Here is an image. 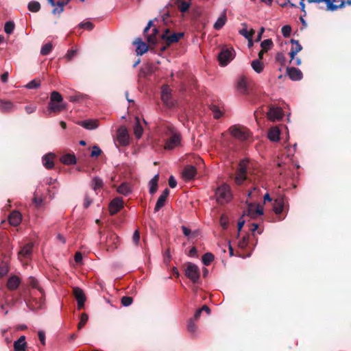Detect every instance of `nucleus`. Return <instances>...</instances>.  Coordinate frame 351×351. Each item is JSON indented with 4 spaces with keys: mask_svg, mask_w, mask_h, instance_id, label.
<instances>
[{
    "mask_svg": "<svg viewBox=\"0 0 351 351\" xmlns=\"http://www.w3.org/2000/svg\"><path fill=\"white\" fill-rule=\"evenodd\" d=\"M27 7L29 11L36 12L40 9V4L38 1H32L28 3Z\"/></svg>",
    "mask_w": 351,
    "mask_h": 351,
    "instance_id": "a19ab883",
    "label": "nucleus"
},
{
    "mask_svg": "<svg viewBox=\"0 0 351 351\" xmlns=\"http://www.w3.org/2000/svg\"><path fill=\"white\" fill-rule=\"evenodd\" d=\"M39 340L43 345L45 344V333L44 331L40 330L38 332Z\"/></svg>",
    "mask_w": 351,
    "mask_h": 351,
    "instance_id": "680f3d73",
    "label": "nucleus"
},
{
    "mask_svg": "<svg viewBox=\"0 0 351 351\" xmlns=\"http://www.w3.org/2000/svg\"><path fill=\"white\" fill-rule=\"evenodd\" d=\"M263 214V209L256 204H250L246 210L243 213V216H249L251 218H256Z\"/></svg>",
    "mask_w": 351,
    "mask_h": 351,
    "instance_id": "f8f14e48",
    "label": "nucleus"
},
{
    "mask_svg": "<svg viewBox=\"0 0 351 351\" xmlns=\"http://www.w3.org/2000/svg\"><path fill=\"white\" fill-rule=\"evenodd\" d=\"M77 49H72L68 51V52L66 54L65 58L67 59V60L70 61L77 54Z\"/></svg>",
    "mask_w": 351,
    "mask_h": 351,
    "instance_id": "6e6d98bb",
    "label": "nucleus"
},
{
    "mask_svg": "<svg viewBox=\"0 0 351 351\" xmlns=\"http://www.w3.org/2000/svg\"><path fill=\"white\" fill-rule=\"evenodd\" d=\"M14 108L13 104L10 101L0 99V110L2 112H10Z\"/></svg>",
    "mask_w": 351,
    "mask_h": 351,
    "instance_id": "f704fd0d",
    "label": "nucleus"
},
{
    "mask_svg": "<svg viewBox=\"0 0 351 351\" xmlns=\"http://www.w3.org/2000/svg\"><path fill=\"white\" fill-rule=\"evenodd\" d=\"M103 185L104 182L102 180L98 177H95L91 181V186L95 192L101 189Z\"/></svg>",
    "mask_w": 351,
    "mask_h": 351,
    "instance_id": "c9c22d12",
    "label": "nucleus"
},
{
    "mask_svg": "<svg viewBox=\"0 0 351 351\" xmlns=\"http://www.w3.org/2000/svg\"><path fill=\"white\" fill-rule=\"evenodd\" d=\"M123 207V200L122 197H115L109 204V212L111 215L117 213Z\"/></svg>",
    "mask_w": 351,
    "mask_h": 351,
    "instance_id": "ddd939ff",
    "label": "nucleus"
},
{
    "mask_svg": "<svg viewBox=\"0 0 351 351\" xmlns=\"http://www.w3.org/2000/svg\"><path fill=\"white\" fill-rule=\"evenodd\" d=\"M36 109V106L34 105H28V106H26L25 108V110L27 114H31V113L35 112Z\"/></svg>",
    "mask_w": 351,
    "mask_h": 351,
    "instance_id": "e2e57ef3",
    "label": "nucleus"
},
{
    "mask_svg": "<svg viewBox=\"0 0 351 351\" xmlns=\"http://www.w3.org/2000/svg\"><path fill=\"white\" fill-rule=\"evenodd\" d=\"M252 69L258 73H261L263 71L264 64L260 60H255L252 62Z\"/></svg>",
    "mask_w": 351,
    "mask_h": 351,
    "instance_id": "e433bc0d",
    "label": "nucleus"
},
{
    "mask_svg": "<svg viewBox=\"0 0 351 351\" xmlns=\"http://www.w3.org/2000/svg\"><path fill=\"white\" fill-rule=\"evenodd\" d=\"M53 49V45L51 43H47L43 45L40 49V54L46 56L49 54Z\"/></svg>",
    "mask_w": 351,
    "mask_h": 351,
    "instance_id": "ea45409f",
    "label": "nucleus"
},
{
    "mask_svg": "<svg viewBox=\"0 0 351 351\" xmlns=\"http://www.w3.org/2000/svg\"><path fill=\"white\" fill-rule=\"evenodd\" d=\"M119 243V237L114 233H110L106 239V248L108 251H113L118 247Z\"/></svg>",
    "mask_w": 351,
    "mask_h": 351,
    "instance_id": "4468645a",
    "label": "nucleus"
},
{
    "mask_svg": "<svg viewBox=\"0 0 351 351\" xmlns=\"http://www.w3.org/2000/svg\"><path fill=\"white\" fill-rule=\"evenodd\" d=\"M346 5H351V0H342L339 5H336L337 10L339 8H343Z\"/></svg>",
    "mask_w": 351,
    "mask_h": 351,
    "instance_id": "052dcab7",
    "label": "nucleus"
},
{
    "mask_svg": "<svg viewBox=\"0 0 351 351\" xmlns=\"http://www.w3.org/2000/svg\"><path fill=\"white\" fill-rule=\"evenodd\" d=\"M132 240L135 244L138 243L139 240H140V234H139V232L138 230H136L134 232L133 236H132Z\"/></svg>",
    "mask_w": 351,
    "mask_h": 351,
    "instance_id": "0e129e2a",
    "label": "nucleus"
},
{
    "mask_svg": "<svg viewBox=\"0 0 351 351\" xmlns=\"http://www.w3.org/2000/svg\"><path fill=\"white\" fill-rule=\"evenodd\" d=\"M216 201L219 204H225L230 202L232 198L230 186L223 184L218 186L215 191Z\"/></svg>",
    "mask_w": 351,
    "mask_h": 351,
    "instance_id": "f03ea898",
    "label": "nucleus"
},
{
    "mask_svg": "<svg viewBox=\"0 0 351 351\" xmlns=\"http://www.w3.org/2000/svg\"><path fill=\"white\" fill-rule=\"evenodd\" d=\"M167 199L163 197H159L154 208V212L156 213L164 206Z\"/></svg>",
    "mask_w": 351,
    "mask_h": 351,
    "instance_id": "a18cd8bd",
    "label": "nucleus"
},
{
    "mask_svg": "<svg viewBox=\"0 0 351 351\" xmlns=\"http://www.w3.org/2000/svg\"><path fill=\"white\" fill-rule=\"evenodd\" d=\"M134 43L136 45V52L138 56H142L148 51L147 45L143 42L141 38H137Z\"/></svg>",
    "mask_w": 351,
    "mask_h": 351,
    "instance_id": "5701e85b",
    "label": "nucleus"
},
{
    "mask_svg": "<svg viewBox=\"0 0 351 351\" xmlns=\"http://www.w3.org/2000/svg\"><path fill=\"white\" fill-rule=\"evenodd\" d=\"M14 23H5L4 30L7 34H11L14 31Z\"/></svg>",
    "mask_w": 351,
    "mask_h": 351,
    "instance_id": "4d7b16f0",
    "label": "nucleus"
},
{
    "mask_svg": "<svg viewBox=\"0 0 351 351\" xmlns=\"http://www.w3.org/2000/svg\"><path fill=\"white\" fill-rule=\"evenodd\" d=\"M183 36V32H172L166 29L160 35L161 40L165 43V45L161 47V51H165L170 45L178 43Z\"/></svg>",
    "mask_w": 351,
    "mask_h": 351,
    "instance_id": "20e7f679",
    "label": "nucleus"
},
{
    "mask_svg": "<svg viewBox=\"0 0 351 351\" xmlns=\"http://www.w3.org/2000/svg\"><path fill=\"white\" fill-rule=\"evenodd\" d=\"M60 161L64 165H74L76 163V158L73 154H66L61 157Z\"/></svg>",
    "mask_w": 351,
    "mask_h": 351,
    "instance_id": "72a5a7b5",
    "label": "nucleus"
},
{
    "mask_svg": "<svg viewBox=\"0 0 351 351\" xmlns=\"http://www.w3.org/2000/svg\"><path fill=\"white\" fill-rule=\"evenodd\" d=\"M116 141L121 146H126L129 144V134L125 126H121L117 130Z\"/></svg>",
    "mask_w": 351,
    "mask_h": 351,
    "instance_id": "9d476101",
    "label": "nucleus"
},
{
    "mask_svg": "<svg viewBox=\"0 0 351 351\" xmlns=\"http://www.w3.org/2000/svg\"><path fill=\"white\" fill-rule=\"evenodd\" d=\"M254 33V30L252 29H250V31L245 28L239 30V34L243 35L247 39H249L250 38L252 37Z\"/></svg>",
    "mask_w": 351,
    "mask_h": 351,
    "instance_id": "de8ad7c7",
    "label": "nucleus"
},
{
    "mask_svg": "<svg viewBox=\"0 0 351 351\" xmlns=\"http://www.w3.org/2000/svg\"><path fill=\"white\" fill-rule=\"evenodd\" d=\"M291 43H292V47L289 52V56L291 58V61H294V57L302 49V47L298 40L291 39Z\"/></svg>",
    "mask_w": 351,
    "mask_h": 351,
    "instance_id": "b1692460",
    "label": "nucleus"
},
{
    "mask_svg": "<svg viewBox=\"0 0 351 351\" xmlns=\"http://www.w3.org/2000/svg\"><path fill=\"white\" fill-rule=\"evenodd\" d=\"M40 85V82L36 80H33L31 82H29L27 85L26 87L29 89L32 88H36L39 87Z\"/></svg>",
    "mask_w": 351,
    "mask_h": 351,
    "instance_id": "864d4df0",
    "label": "nucleus"
},
{
    "mask_svg": "<svg viewBox=\"0 0 351 351\" xmlns=\"http://www.w3.org/2000/svg\"><path fill=\"white\" fill-rule=\"evenodd\" d=\"M132 303V298L129 296H123L121 298V304L124 306H128Z\"/></svg>",
    "mask_w": 351,
    "mask_h": 351,
    "instance_id": "603ef678",
    "label": "nucleus"
},
{
    "mask_svg": "<svg viewBox=\"0 0 351 351\" xmlns=\"http://www.w3.org/2000/svg\"><path fill=\"white\" fill-rule=\"evenodd\" d=\"M226 10H223V12L217 18V19L215 22H226Z\"/></svg>",
    "mask_w": 351,
    "mask_h": 351,
    "instance_id": "774afa93",
    "label": "nucleus"
},
{
    "mask_svg": "<svg viewBox=\"0 0 351 351\" xmlns=\"http://www.w3.org/2000/svg\"><path fill=\"white\" fill-rule=\"evenodd\" d=\"M32 247L33 245L32 243L25 245L19 252V258L20 259L28 258L32 254Z\"/></svg>",
    "mask_w": 351,
    "mask_h": 351,
    "instance_id": "cd10ccee",
    "label": "nucleus"
},
{
    "mask_svg": "<svg viewBox=\"0 0 351 351\" xmlns=\"http://www.w3.org/2000/svg\"><path fill=\"white\" fill-rule=\"evenodd\" d=\"M22 220L21 214L19 211L12 212L8 217L9 223L13 226L19 225Z\"/></svg>",
    "mask_w": 351,
    "mask_h": 351,
    "instance_id": "4be33fe9",
    "label": "nucleus"
},
{
    "mask_svg": "<svg viewBox=\"0 0 351 351\" xmlns=\"http://www.w3.org/2000/svg\"><path fill=\"white\" fill-rule=\"evenodd\" d=\"M291 32V27L290 25H285L282 28V34L285 37L289 36Z\"/></svg>",
    "mask_w": 351,
    "mask_h": 351,
    "instance_id": "5fc2aeb1",
    "label": "nucleus"
},
{
    "mask_svg": "<svg viewBox=\"0 0 351 351\" xmlns=\"http://www.w3.org/2000/svg\"><path fill=\"white\" fill-rule=\"evenodd\" d=\"M187 329L191 333H194L196 331V326L193 319L189 320L187 324Z\"/></svg>",
    "mask_w": 351,
    "mask_h": 351,
    "instance_id": "8fccbe9b",
    "label": "nucleus"
},
{
    "mask_svg": "<svg viewBox=\"0 0 351 351\" xmlns=\"http://www.w3.org/2000/svg\"><path fill=\"white\" fill-rule=\"evenodd\" d=\"M149 193L154 194L158 189V183L149 181Z\"/></svg>",
    "mask_w": 351,
    "mask_h": 351,
    "instance_id": "bf43d9fd",
    "label": "nucleus"
},
{
    "mask_svg": "<svg viewBox=\"0 0 351 351\" xmlns=\"http://www.w3.org/2000/svg\"><path fill=\"white\" fill-rule=\"evenodd\" d=\"M161 99L165 105L169 108H171L174 105V102L171 99V89L167 85H164L162 86Z\"/></svg>",
    "mask_w": 351,
    "mask_h": 351,
    "instance_id": "9b49d317",
    "label": "nucleus"
},
{
    "mask_svg": "<svg viewBox=\"0 0 351 351\" xmlns=\"http://www.w3.org/2000/svg\"><path fill=\"white\" fill-rule=\"evenodd\" d=\"M88 319V316L86 313H84L81 315L80 321L78 324V329H82L84 326L86 324Z\"/></svg>",
    "mask_w": 351,
    "mask_h": 351,
    "instance_id": "49530a36",
    "label": "nucleus"
},
{
    "mask_svg": "<svg viewBox=\"0 0 351 351\" xmlns=\"http://www.w3.org/2000/svg\"><path fill=\"white\" fill-rule=\"evenodd\" d=\"M143 34L149 45H155L161 40V34L159 33L154 23H147L143 30Z\"/></svg>",
    "mask_w": 351,
    "mask_h": 351,
    "instance_id": "39448f33",
    "label": "nucleus"
},
{
    "mask_svg": "<svg viewBox=\"0 0 351 351\" xmlns=\"http://www.w3.org/2000/svg\"><path fill=\"white\" fill-rule=\"evenodd\" d=\"M237 90L242 95H247L249 93L248 82L246 77L241 76L240 77L237 82Z\"/></svg>",
    "mask_w": 351,
    "mask_h": 351,
    "instance_id": "2eb2a0df",
    "label": "nucleus"
},
{
    "mask_svg": "<svg viewBox=\"0 0 351 351\" xmlns=\"http://www.w3.org/2000/svg\"><path fill=\"white\" fill-rule=\"evenodd\" d=\"M70 0H66V1H58L57 2V8H55L53 10V13L54 14H60L63 11V6L64 4L67 3Z\"/></svg>",
    "mask_w": 351,
    "mask_h": 351,
    "instance_id": "37998d69",
    "label": "nucleus"
},
{
    "mask_svg": "<svg viewBox=\"0 0 351 351\" xmlns=\"http://www.w3.org/2000/svg\"><path fill=\"white\" fill-rule=\"evenodd\" d=\"M220 224L223 229L228 228V218L225 214H223L220 217Z\"/></svg>",
    "mask_w": 351,
    "mask_h": 351,
    "instance_id": "09e8293b",
    "label": "nucleus"
},
{
    "mask_svg": "<svg viewBox=\"0 0 351 351\" xmlns=\"http://www.w3.org/2000/svg\"><path fill=\"white\" fill-rule=\"evenodd\" d=\"M73 294L77 300L78 308H83L86 301V296L84 291L79 287H75L73 289Z\"/></svg>",
    "mask_w": 351,
    "mask_h": 351,
    "instance_id": "f3484780",
    "label": "nucleus"
},
{
    "mask_svg": "<svg viewBox=\"0 0 351 351\" xmlns=\"http://www.w3.org/2000/svg\"><path fill=\"white\" fill-rule=\"evenodd\" d=\"M185 275L193 283H196L200 278L199 269L195 264L187 263L185 268Z\"/></svg>",
    "mask_w": 351,
    "mask_h": 351,
    "instance_id": "0eeeda50",
    "label": "nucleus"
},
{
    "mask_svg": "<svg viewBox=\"0 0 351 351\" xmlns=\"http://www.w3.org/2000/svg\"><path fill=\"white\" fill-rule=\"evenodd\" d=\"M280 130L277 127H273L269 129L267 137L271 141L277 142L280 140Z\"/></svg>",
    "mask_w": 351,
    "mask_h": 351,
    "instance_id": "bb28decb",
    "label": "nucleus"
},
{
    "mask_svg": "<svg viewBox=\"0 0 351 351\" xmlns=\"http://www.w3.org/2000/svg\"><path fill=\"white\" fill-rule=\"evenodd\" d=\"M282 110L279 107H271L267 112V117L270 121H278L282 118Z\"/></svg>",
    "mask_w": 351,
    "mask_h": 351,
    "instance_id": "dca6fc26",
    "label": "nucleus"
},
{
    "mask_svg": "<svg viewBox=\"0 0 351 351\" xmlns=\"http://www.w3.org/2000/svg\"><path fill=\"white\" fill-rule=\"evenodd\" d=\"M235 56V51L232 47H223L218 55V60L221 66L228 64Z\"/></svg>",
    "mask_w": 351,
    "mask_h": 351,
    "instance_id": "423d86ee",
    "label": "nucleus"
},
{
    "mask_svg": "<svg viewBox=\"0 0 351 351\" xmlns=\"http://www.w3.org/2000/svg\"><path fill=\"white\" fill-rule=\"evenodd\" d=\"M166 134L169 136V138L165 142V149L171 150L181 145L182 135L176 128L171 125H168Z\"/></svg>",
    "mask_w": 351,
    "mask_h": 351,
    "instance_id": "f257e3e1",
    "label": "nucleus"
},
{
    "mask_svg": "<svg viewBox=\"0 0 351 351\" xmlns=\"http://www.w3.org/2000/svg\"><path fill=\"white\" fill-rule=\"evenodd\" d=\"M101 150L100 149V148L97 145H94L93 147V151L91 152L90 156L92 157H94V156L97 157V156H99L101 154Z\"/></svg>",
    "mask_w": 351,
    "mask_h": 351,
    "instance_id": "13d9d810",
    "label": "nucleus"
},
{
    "mask_svg": "<svg viewBox=\"0 0 351 351\" xmlns=\"http://www.w3.org/2000/svg\"><path fill=\"white\" fill-rule=\"evenodd\" d=\"M247 163L248 161L247 160H243L239 164L238 170L235 176V182L239 185L242 184L246 179Z\"/></svg>",
    "mask_w": 351,
    "mask_h": 351,
    "instance_id": "6e6552de",
    "label": "nucleus"
},
{
    "mask_svg": "<svg viewBox=\"0 0 351 351\" xmlns=\"http://www.w3.org/2000/svg\"><path fill=\"white\" fill-rule=\"evenodd\" d=\"M308 3H322L325 2L326 9L328 11L334 12L337 10L336 5H333V2H339L338 0H306Z\"/></svg>",
    "mask_w": 351,
    "mask_h": 351,
    "instance_id": "a878e982",
    "label": "nucleus"
},
{
    "mask_svg": "<svg viewBox=\"0 0 351 351\" xmlns=\"http://www.w3.org/2000/svg\"><path fill=\"white\" fill-rule=\"evenodd\" d=\"M261 46L262 49L267 51L273 46V42L271 39H266L261 43Z\"/></svg>",
    "mask_w": 351,
    "mask_h": 351,
    "instance_id": "c03bdc74",
    "label": "nucleus"
},
{
    "mask_svg": "<svg viewBox=\"0 0 351 351\" xmlns=\"http://www.w3.org/2000/svg\"><path fill=\"white\" fill-rule=\"evenodd\" d=\"M117 192L123 195H128L132 192V188L128 183H122L117 189Z\"/></svg>",
    "mask_w": 351,
    "mask_h": 351,
    "instance_id": "2f4dec72",
    "label": "nucleus"
},
{
    "mask_svg": "<svg viewBox=\"0 0 351 351\" xmlns=\"http://www.w3.org/2000/svg\"><path fill=\"white\" fill-rule=\"evenodd\" d=\"M79 29H87L90 31L93 29V23H79L77 26Z\"/></svg>",
    "mask_w": 351,
    "mask_h": 351,
    "instance_id": "3c124183",
    "label": "nucleus"
},
{
    "mask_svg": "<svg viewBox=\"0 0 351 351\" xmlns=\"http://www.w3.org/2000/svg\"><path fill=\"white\" fill-rule=\"evenodd\" d=\"M169 185L171 188H175L177 185V182L173 176L169 178Z\"/></svg>",
    "mask_w": 351,
    "mask_h": 351,
    "instance_id": "69168bd1",
    "label": "nucleus"
},
{
    "mask_svg": "<svg viewBox=\"0 0 351 351\" xmlns=\"http://www.w3.org/2000/svg\"><path fill=\"white\" fill-rule=\"evenodd\" d=\"M197 173L196 169L194 166L187 165L186 166L182 171V178L189 181L193 179Z\"/></svg>",
    "mask_w": 351,
    "mask_h": 351,
    "instance_id": "a211bd4d",
    "label": "nucleus"
},
{
    "mask_svg": "<svg viewBox=\"0 0 351 351\" xmlns=\"http://www.w3.org/2000/svg\"><path fill=\"white\" fill-rule=\"evenodd\" d=\"M287 74L290 79L293 81H298L302 78L301 71L295 67L287 68Z\"/></svg>",
    "mask_w": 351,
    "mask_h": 351,
    "instance_id": "412c9836",
    "label": "nucleus"
},
{
    "mask_svg": "<svg viewBox=\"0 0 351 351\" xmlns=\"http://www.w3.org/2000/svg\"><path fill=\"white\" fill-rule=\"evenodd\" d=\"M78 125H81L86 130H95L98 128L99 123L97 119H86L79 121Z\"/></svg>",
    "mask_w": 351,
    "mask_h": 351,
    "instance_id": "6ab92c4d",
    "label": "nucleus"
},
{
    "mask_svg": "<svg viewBox=\"0 0 351 351\" xmlns=\"http://www.w3.org/2000/svg\"><path fill=\"white\" fill-rule=\"evenodd\" d=\"M247 245V238L244 237L239 242V246L241 248H245Z\"/></svg>",
    "mask_w": 351,
    "mask_h": 351,
    "instance_id": "338daca9",
    "label": "nucleus"
},
{
    "mask_svg": "<svg viewBox=\"0 0 351 351\" xmlns=\"http://www.w3.org/2000/svg\"><path fill=\"white\" fill-rule=\"evenodd\" d=\"M285 206V198L284 196L280 195L274 200V211L276 214L280 215L283 211Z\"/></svg>",
    "mask_w": 351,
    "mask_h": 351,
    "instance_id": "aec40b11",
    "label": "nucleus"
},
{
    "mask_svg": "<svg viewBox=\"0 0 351 351\" xmlns=\"http://www.w3.org/2000/svg\"><path fill=\"white\" fill-rule=\"evenodd\" d=\"M19 284H20L19 278L16 276H13L8 279L7 287L10 290H15L16 289H17Z\"/></svg>",
    "mask_w": 351,
    "mask_h": 351,
    "instance_id": "473e14b6",
    "label": "nucleus"
},
{
    "mask_svg": "<svg viewBox=\"0 0 351 351\" xmlns=\"http://www.w3.org/2000/svg\"><path fill=\"white\" fill-rule=\"evenodd\" d=\"M26 348V342L25 336L22 335L17 341L14 343V351H25Z\"/></svg>",
    "mask_w": 351,
    "mask_h": 351,
    "instance_id": "c85d7f7f",
    "label": "nucleus"
},
{
    "mask_svg": "<svg viewBox=\"0 0 351 351\" xmlns=\"http://www.w3.org/2000/svg\"><path fill=\"white\" fill-rule=\"evenodd\" d=\"M169 16V12L167 10H163L162 14L160 16V17H156L153 19H149L148 22L152 23V22H165V16Z\"/></svg>",
    "mask_w": 351,
    "mask_h": 351,
    "instance_id": "79ce46f5",
    "label": "nucleus"
},
{
    "mask_svg": "<svg viewBox=\"0 0 351 351\" xmlns=\"http://www.w3.org/2000/svg\"><path fill=\"white\" fill-rule=\"evenodd\" d=\"M143 133V129L141 124L140 119L138 117H135V123L134 125V134L136 138H141Z\"/></svg>",
    "mask_w": 351,
    "mask_h": 351,
    "instance_id": "c756f323",
    "label": "nucleus"
},
{
    "mask_svg": "<svg viewBox=\"0 0 351 351\" xmlns=\"http://www.w3.org/2000/svg\"><path fill=\"white\" fill-rule=\"evenodd\" d=\"M229 130L232 136L240 141H244L249 137V132L245 128L232 126Z\"/></svg>",
    "mask_w": 351,
    "mask_h": 351,
    "instance_id": "1a4fd4ad",
    "label": "nucleus"
},
{
    "mask_svg": "<svg viewBox=\"0 0 351 351\" xmlns=\"http://www.w3.org/2000/svg\"><path fill=\"white\" fill-rule=\"evenodd\" d=\"M62 95L57 91L51 93L50 101L48 105L49 112H60L65 109L66 105L62 102Z\"/></svg>",
    "mask_w": 351,
    "mask_h": 351,
    "instance_id": "7ed1b4c3",
    "label": "nucleus"
},
{
    "mask_svg": "<svg viewBox=\"0 0 351 351\" xmlns=\"http://www.w3.org/2000/svg\"><path fill=\"white\" fill-rule=\"evenodd\" d=\"M202 13V10L200 7H193L187 12L191 17V19H195L197 16H200Z\"/></svg>",
    "mask_w": 351,
    "mask_h": 351,
    "instance_id": "4c0bfd02",
    "label": "nucleus"
},
{
    "mask_svg": "<svg viewBox=\"0 0 351 351\" xmlns=\"http://www.w3.org/2000/svg\"><path fill=\"white\" fill-rule=\"evenodd\" d=\"M175 3L177 4V7L178 10L182 12L185 13L186 12H189V9L190 7V3L186 2L184 0H173Z\"/></svg>",
    "mask_w": 351,
    "mask_h": 351,
    "instance_id": "7c9ffc66",
    "label": "nucleus"
},
{
    "mask_svg": "<svg viewBox=\"0 0 351 351\" xmlns=\"http://www.w3.org/2000/svg\"><path fill=\"white\" fill-rule=\"evenodd\" d=\"M214 260V256L212 253L208 252L202 256V261L204 265L208 266Z\"/></svg>",
    "mask_w": 351,
    "mask_h": 351,
    "instance_id": "58836bf2",
    "label": "nucleus"
},
{
    "mask_svg": "<svg viewBox=\"0 0 351 351\" xmlns=\"http://www.w3.org/2000/svg\"><path fill=\"white\" fill-rule=\"evenodd\" d=\"M53 158L54 154L51 153H49L43 156L42 161L45 167H46L48 169H52L54 166Z\"/></svg>",
    "mask_w": 351,
    "mask_h": 351,
    "instance_id": "393cba45",
    "label": "nucleus"
}]
</instances>
